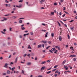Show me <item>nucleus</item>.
Returning <instances> with one entry per match:
<instances>
[{"label":"nucleus","instance_id":"nucleus-58","mask_svg":"<svg viewBox=\"0 0 77 77\" xmlns=\"http://www.w3.org/2000/svg\"><path fill=\"white\" fill-rule=\"evenodd\" d=\"M32 56H35V54L34 53H32Z\"/></svg>","mask_w":77,"mask_h":77},{"label":"nucleus","instance_id":"nucleus-53","mask_svg":"<svg viewBox=\"0 0 77 77\" xmlns=\"http://www.w3.org/2000/svg\"><path fill=\"white\" fill-rule=\"evenodd\" d=\"M64 24L65 26L66 27H67V26L66 25V24Z\"/></svg>","mask_w":77,"mask_h":77},{"label":"nucleus","instance_id":"nucleus-15","mask_svg":"<svg viewBox=\"0 0 77 77\" xmlns=\"http://www.w3.org/2000/svg\"><path fill=\"white\" fill-rule=\"evenodd\" d=\"M52 51H56V49L54 48H52L51 49Z\"/></svg>","mask_w":77,"mask_h":77},{"label":"nucleus","instance_id":"nucleus-49","mask_svg":"<svg viewBox=\"0 0 77 77\" xmlns=\"http://www.w3.org/2000/svg\"><path fill=\"white\" fill-rule=\"evenodd\" d=\"M45 9V8H44V7H42L41 8V9Z\"/></svg>","mask_w":77,"mask_h":77},{"label":"nucleus","instance_id":"nucleus-46","mask_svg":"<svg viewBox=\"0 0 77 77\" xmlns=\"http://www.w3.org/2000/svg\"><path fill=\"white\" fill-rule=\"evenodd\" d=\"M57 66H55L54 67V68H57Z\"/></svg>","mask_w":77,"mask_h":77},{"label":"nucleus","instance_id":"nucleus-56","mask_svg":"<svg viewBox=\"0 0 77 77\" xmlns=\"http://www.w3.org/2000/svg\"><path fill=\"white\" fill-rule=\"evenodd\" d=\"M37 57H36L35 58V60H37Z\"/></svg>","mask_w":77,"mask_h":77},{"label":"nucleus","instance_id":"nucleus-21","mask_svg":"<svg viewBox=\"0 0 77 77\" xmlns=\"http://www.w3.org/2000/svg\"><path fill=\"white\" fill-rule=\"evenodd\" d=\"M29 35V33H27V34H24L23 35L24 36H26V35Z\"/></svg>","mask_w":77,"mask_h":77},{"label":"nucleus","instance_id":"nucleus-60","mask_svg":"<svg viewBox=\"0 0 77 77\" xmlns=\"http://www.w3.org/2000/svg\"><path fill=\"white\" fill-rule=\"evenodd\" d=\"M22 73H23V74H24V70H22Z\"/></svg>","mask_w":77,"mask_h":77},{"label":"nucleus","instance_id":"nucleus-14","mask_svg":"<svg viewBox=\"0 0 77 77\" xmlns=\"http://www.w3.org/2000/svg\"><path fill=\"white\" fill-rule=\"evenodd\" d=\"M7 73L8 74H9L11 73V72H10V71L8 70L7 71Z\"/></svg>","mask_w":77,"mask_h":77},{"label":"nucleus","instance_id":"nucleus-3","mask_svg":"<svg viewBox=\"0 0 77 77\" xmlns=\"http://www.w3.org/2000/svg\"><path fill=\"white\" fill-rule=\"evenodd\" d=\"M76 57V55H72L69 56V57Z\"/></svg>","mask_w":77,"mask_h":77},{"label":"nucleus","instance_id":"nucleus-44","mask_svg":"<svg viewBox=\"0 0 77 77\" xmlns=\"http://www.w3.org/2000/svg\"><path fill=\"white\" fill-rule=\"evenodd\" d=\"M59 47V46L58 45L57 46H55V48H58Z\"/></svg>","mask_w":77,"mask_h":77},{"label":"nucleus","instance_id":"nucleus-11","mask_svg":"<svg viewBox=\"0 0 77 77\" xmlns=\"http://www.w3.org/2000/svg\"><path fill=\"white\" fill-rule=\"evenodd\" d=\"M28 49H31V50H32V48H31V47H30V45H28Z\"/></svg>","mask_w":77,"mask_h":77},{"label":"nucleus","instance_id":"nucleus-10","mask_svg":"<svg viewBox=\"0 0 77 77\" xmlns=\"http://www.w3.org/2000/svg\"><path fill=\"white\" fill-rule=\"evenodd\" d=\"M51 36L52 38L54 37V33H51Z\"/></svg>","mask_w":77,"mask_h":77},{"label":"nucleus","instance_id":"nucleus-18","mask_svg":"<svg viewBox=\"0 0 77 77\" xmlns=\"http://www.w3.org/2000/svg\"><path fill=\"white\" fill-rule=\"evenodd\" d=\"M18 59V57H17L16 58L15 61V63H17V59Z\"/></svg>","mask_w":77,"mask_h":77},{"label":"nucleus","instance_id":"nucleus-38","mask_svg":"<svg viewBox=\"0 0 77 77\" xmlns=\"http://www.w3.org/2000/svg\"><path fill=\"white\" fill-rule=\"evenodd\" d=\"M56 69H53L52 70V72H53V71H56Z\"/></svg>","mask_w":77,"mask_h":77},{"label":"nucleus","instance_id":"nucleus-22","mask_svg":"<svg viewBox=\"0 0 77 77\" xmlns=\"http://www.w3.org/2000/svg\"><path fill=\"white\" fill-rule=\"evenodd\" d=\"M19 22L20 23H23V21H22V20H20Z\"/></svg>","mask_w":77,"mask_h":77},{"label":"nucleus","instance_id":"nucleus-5","mask_svg":"<svg viewBox=\"0 0 77 77\" xmlns=\"http://www.w3.org/2000/svg\"><path fill=\"white\" fill-rule=\"evenodd\" d=\"M51 14H49V15H50V16H51V15H54V12H51Z\"/></svg>","mask_w":77,"mask_h":77},{"label":"nucleus","instance_id":"nucleus-51","mask_svg":"<svg viewBox=\"0 0 77 77\" xmlns=\"http://www.w3.org/2000/svg\"><path fill=\"white\" fill-rule=\"evenodd\" d=\"M58 50H60V46H59L58 47Z\"/></svg>","mask_w":77,"mask_h":77},{"label":"nucleus","instance_id":"nucleus-41","mask_svg":"<svg viewBox=\"0 0 77 77\" xmlns=\"http://www.w3.org/2000/svg\"><path fill=\"white\" fill-rule=\"evenodd\" d=\"M30 34L31 35H33V32H30Z\"/></svg>","mask_w":77,"mask_h":77},{"label":"nucleus","instance_id":"nucleus-40","mask_svg":"<svg viewBox=\"0 0 77 77\" xmlns=\"http://www.w3.org/2000/svg\"><path fill=\"white\" fill-rule=\"evenodd\" d=\"M49 51H50V52L51 53H53L52 52V51H51V50H50Z\"/></svg>","mask_w":77,"mask_h":77},{"label":"nucleus","instance_id":"nucleus-13","mask_svg":"<svg viewBox=\"0 0 77 77\" xmlns=\"http://www.w3.org/2000/svg\"><path fill=\"white\" fill-rule=\"evenodd\" d=\"M12 18H13L14 19H15V18H17V16H13L12 17Z\"/></svg>","mask_w":77,"mask_h":77},{"label":"nucleus","instance_id":"nucleus-35","mask_svg":"<svg viewBox=\"0 0 77 77\" xmlns=\"http://www.w3.org/2000/svg\"><path fill=\"white\" fill-rule=\"evenodd\" d=\"M19 38H23V36L21 35H19Z\"/></svg>","mask_w":77,"mask_h":77},{"label":"nucleus","instance_id":"nucleus-33","mask_svg":"<svg viewBox=\"0 0 77 77\" xmlns=\"http://www.w3.org/2000/svg\"><path fill=\"white\" fill-rule=\"evenodd\" d=\"M66 62V60H65L63 61V64H64Z\"/></svg>","mask_w":77,"mask_h":77},{"label":"nucleus","instance_id":"nucleus-16","mask_svg":"<svg viewBox=\"0 0 77 77\" xmlns=\"http://www.w3.org/2000/svg\"><path fill=\"white\" fill-rule=\"evenodd\" d=\"M48 32H47L46 33L45 35V37L47 38L48 36L47 35H48Z\"/></svg>","mask_w":77,"mask_h":77},{"label":"nucleus","instance_id":"nucleus-32","mask_svg":"<svg viewBox=\"0 0 77 77\" xmlns=\"http://www.w3.org/2000/svg\"><path fill=\"white\" fill-rule=\"evenodd\" d=\"M47 42H48L47 41H44L43 43H47Z\"/></svg>","mask_w":77,"mask_h":77},{"label":"nucleus","instance_id":"nucleus-62","mask_svg":"<svg viewBox=\"0 0 77 77\" xmlns=\"http://www.w3.org/2000/svg\"><path fill=\"white\" fill-rule=\"evenodd\" d=\"M21 19H24V18H23V17H22V18H20V19H19V20H20Z\"/></svg>","mask_w":77,"mask_h":77},{"label":"nucleus","instance_id":"nucleus-36","mask_svg":"<svg viewBox=\"0 0 77 77\" xmlns=\"http://www.w3.org/2000/svg\"><path fill=\"white\" fill-rule=\"evenodd\" d=\"M1 33H3V34H6V33H5V32H3V31H1Z\"/></svg>","mask_w":77,"mask_h":77},{"label":"nucleus","instance_id":"nucleus-24","mask_svg":"<svg viewBox=\"0 0 77 77\" xmlns=\"http://www.w3.org/2000/svg\"><path fill=\"white\" fill-rule=\"evenodd\" d=\"M21 29L22 30H24L25 29V28L24 27H21Z\"/></svg>","mask_w":77,"mask_h":77},{"label":"nucleus","instance_id":"nucleus-19","mask_svg":"<svg viewBox=\"0 0 77 77\" xmlns=\"http://www.w3.org/2000/svg\"><path fill=\"white\" fill-rule=\"evenodd\" d=\"M27 56H28L29 58H30V54H28Z\"/></svg>","mask_w":77,"mask_h":77},{"label":"nucleus","instance_id":"nucleus-12","mask_svg":"<svg viewBox=\"0 0 77 77\" xmlns=\"http://www.w3.org/2000/svg\"><path fill=\"white\" fill-rule=\"evenodd\" d=\"M70 29L71 30H72V32L73 31V30H74V26L70 28Z\"/></svg>","mask_w":77,"mask_h":77},{"label":"nucleus","instance_id":"nucleus-29","mask_svg":"<svg viewBox=\"0 0 77 77\" xmlns=\"http://www.w3.org/2000/svg\"><path fill=\"white\" fill-rule=\"evenodd\" d=\"M67 36H68V39H70V37H69V34H68Z\"/></svg>","mask_w":77,"mask_h":77},{"label":"nucleus","instance_id":"nucleus-4","mask_svg":"<svg viewBox=\"0 0 77 77\" xmlns=\"http://www.w3.org/2000/svg\"><path fill=\"white\" fill-rule=\"evenodd\" d=\"M45 2V0H40L39 2L40 3V4H42V2Z\"/></svg>","mask_w":77,"mask_h":77},{"label":"nucleus","instance_id":"nucleus-55","mask_svg":"<svg viewBox=\"0 0 77 77\" xmlns=\"http://www.w3.org/2000/svg\"><path fill=\"white\" fill-rule=\"evenodd\" d=\"M42 47H44V44H42Z\"/></svg>","mask_w":77,"mask_h":77},{"label":"nucleus","instance_id":"nucleus-59","mask_svg":"<svg viewBox=\"0 0 77 77\" xmlns=\"http://www.w3.org/2000/svg\"><path fill=\"white\" fill-rule=\"evenodd\" d=\"M42 25H43V26H45V23H42Z\"/></svg>","mask_w":77,"mask_h":77},{"label":"nucleus","instance_id":"nucleus-45","mask_svg":"<svg viewBox=\"0 0 77 77\" xmlns=\"http://www.w3.org/2000/svg\"><path fill=\"white\" fill-rule=\"evenodd\" d=\"M66 9V8H65V7H63V10L64 11H65V10Z\"/></svg>","mask_w":77,"mask_h":77},{"label":"nucleus","instance_id":"nucleus-48","mask_svg":"<svg viewBox=\"0 0 77 77\" xmlns=\"http://www.w3.org/2000/svg\"><path fill=\"white\" fill-rule=\"evenodd\" d=\"M16 9V8H14L13 9V11H15V10Z\"/></svg>","mask_w":77,"mask_h":77},{"label":"nucleus","instance_id":"nucleus-63","mask_svg":"<svg viewBox=\"0 0 77 77\" xmlns=\"http://www.w3.org/2000/svg\"><path fill=\"white\" fill-rule=\"evenodd\" d=\"M38 77H42V76L41 75H39L38 76Z\"/></svg>","mask_w":77,"mask_h":77},{"label":"nucleus","instance_id":"nucleus-64","mask_svg":"<svg viewBox=\"0 0 77 77\" xmlns=\"http://www.w3.org/2000/svg\"><path fill=\"white\" fill-rule=\"evenodd\" d=\"M5 2H6V3H8L9 2L7 0H5Z\"/></svg>","mask_w":77,"mask_h":77},{"label":"nucleus","instance_id":"nucleus-31","mask_svg":"<svg viewBox=\"0 0 77 77\" xmlns=\"http://www.w3.org/2000/svg\"><path fill=\"white\" fill-rule=\"evenodd\" d=\"M64 73L65 74H67V71H65Z\"/></svg>","mask_w":77,"mask_h":77},{"label":"nucleus","instance_id":"nucleus-30","mask_svg":"<svg viewBox=\"0 0 77 77\" xmlns=\"http://www.w3.org/2000/svg\"><path fill=\"white\" fill-rule=\"evenodd\" d=\"M57 23H58L59 26H60V23H59L58 21H57Z\"/></svg>","mask_w":77,"mask_h":77},{"label":"nucleus","instance_id":"nucleus-17","mask_svg":"<svg viewBox=\"0 0 77 77\" xmlns=\"http://www.w3.org/2000/svg\"><path fill=\"white\" fill-rule=\"evenodd\" d=\"M41 45H39L37 46V48H41Z\"/></svg>","mask_w":77,"mask_h":77},{"label":"nucleus","instance_id":"nucleus-23","mask_svg":"<svg viewBox=\"0 0 77 77\" xmlns=\"http://www.w3.org/2000/svg\"><path fill=\"white\" fill-rule=\"evenodd\" d=\"M73 60L75 62L77 60H76V59L75 58H74L73 59Z\"/></svg>","mask_w":77,"mask_h":77},{"label":"nucleus","instance_id":"nucleus-25","mask_svg":"<svg viewBox=\"0 0 77 77\" xmlns=\"http://www.w3.org/2000/svg\"><path fill=\"white\" fill-rule=\"evenodd\" d=\"M23 1V0H20L19 1V3H22Z\"/></svg>","mask_w":77,"mask_h":77},{"label":"nucleus","instance_id":"nucleus-8","mask_svg":"<svg viewBox=\"0 0 77 77\" xmlns=\"http://www.w3.org/2000/svg\"><path fill=\"white\" fill-rule=\"evenodd\" d=\"M59 39L60 41H62V37H61V36H59Z\"/></svg>","mask_w":77,"mask_h":77},{"label":"nucleus","instance_id":"nucleus-1","mask_svg":"<svg viewBox=\"0 0 77 77\" xmlns=\"http://www.w3.org/2000/svg\"><path fill=\"white\" fill-rule=\"evenodd\" d=\"M9 65V64L8 63H5V65L4 66V67L6 68H8V66Z\"/></svg>","mask_w":77,"mask_h":77},{"label":"nucleus","instance_id":"nucleus-57","mask_svg":"<svg viewBox=\"0 0 77 77\" xmlns=\"http://www.w3.org/2000/svg\"><path fill=\"white\" fill-rule=\"evenodd\" d=\"M70 49H71V50H73V47H71L70 48Z\"/></svg>","mask_w":77,"mask_h":77},{"label":"nucleus","instance_id":"nucleus-52","mask_svg":"<svg viewBox=\"0 0 77 77\" xmlns=\"http://www.w3.org/2000/svg\"><path fill=\"white\" fill-rule=\"evenodd\" d=\"M0 59H1V60H2V59H3V57H1Z\"/></svg>","mask_w":77,"mask_h":77},{"label":"nucleus","instance_id":"nucleus-2","mask_svg":"<svg viewBox=\"0 0 77 77\" xmlns=\"http://www.w3.org/2000/svg\"><path fill=\"white\" fill-rule=\"evenodd\" d=\"M19 6L17 5L16 6V7L17 8H21V7H22V4H20L19 5Z\"/></svg>","mask_w":77,"mask_h":77},{"label":"nucleus","instance_id":"nucleus-54","mask_svg":"<svg viewBox=\"0 0 77 77\" xmlns=\"http://www.w3.org/2000/svg\"><path fill=\"white\" fill-rule=\"evenodd\" d=\"M42 31H43V32H46V30H42Z\"/></svg>","mask_w":77,"mask_h":77},{"label":"nucleus","instance_id":"nucleus-20","mask_svg":"<svg viewBox=\"0 0 77 77\" xmlns=\"http://www.w3.org/2000/svg\"><path fill=\"white\" fill-rule=\"evenodd\" d=\"M15 69V67H14L11 68L12 71H14V70Z\"/></svg>","mask_w":77,"mask_h":77},{"label":"nucleus","instance_id":"nucleus-42","mask_svg":"<svg viewBox=\"0 0 77 77\" xmlns=\"http://www.w3.org/2000/svg\"><path fill=\"white\" fill-rule=\"evenodd\" d=\"M27 55V54H25L24 55H23V57H26V55Z\"/></svg>","mask_w":77,"mask_h":77},{"label":"nucleus","instance_id":"nucleus-6","mask_svg":"<svg viewBox=\"0 0 77 77\" xmlns=\"http://www.w3.org/2000/svg\"><path fill=\"white\" fill-rule=\"evenodd\" d=\"M48 62V60H47V61H43L42 62L41 64H44L46 62Z\"/></svg>","mask_w":77,"mask_h":77},{"label":"nucleus","instance_id":"nucleus-27","mask_svg":"<svg viewBox=\"0 0 77 77\" xmlns=\"http://www.w3.org/2000/svg\"><path fill=\"white\" fill-rule=\"evenodd\" d=\"M13 64H14V63L11 62L10 64V65L12 66V65H13Z\"/></svg>","mask_w":77,"mask_h":77},{"label":"nucleus","instance_id":"nucleus-39","mask_svg":"<svg viewBox=\"0 0 77 77\" xmlns=\"http://www.w3.org/2000/svg\"><path fill=\"white\" fill-rule=\"evenodd\" d=\"M64 12H65V13H66V14H67L69 15V13H68L67 12L64 11Z\"/></svg>","mask_w":77,"mask_h":77},{"label":"nucleus","instance_id":"nucleus-34","mask_svg":"<svg viewBox=\"0 0 77 77\" xmlns=\"http://www.w3.org/2000/svg\"><path fill=\"white\" fill-rule=\"evenodd\" d=\"M4 20H8V19L6 18H5V17H4L3 19Z\"/></svg>","mask_w":77,"mask_h":77},{"label":"nucleus","instance_id":"nucleus-43","mask_svg":"<svg viewBox=\"0 0 77 77\" xmlns=\"http://www.w3.org/2000/svg\"><path fill=\"white\" fill-rule=\"evenodd\" d=\"M10 32H11V31H12V28H10Z\"/></svg>","mask_w":77,"mask_h":77},{"label":"nucleus","instance_id":"nucleus-47","mask_svg":"<svg viewBox=\"0 0 77 77\" xmlns=\"http://www.w3.org/2000/svg\"><path fill=\"white\" fill-rule=\"evenodd\" d=\"M74 21L73 20H72L69 21L70 23H71V22H73Z\"/></svg>","mask_w":77,"mask_h":77},{"label":"nucleus","instance_id":"nucleus-28","mask_svg":"<svg viewBox=\"0 0 77 77\" xmlns=\"http://www.w3.org/2000/svg\"><path fill=\"white\" fill-rule=\"evenodd\" d=\"M57 50H55V51L54 52V53H56L57 54Z\"/></svg>","mask_w":77,"mask_h":77},{"label":"nucleus","instance_id":"nucleus-37","mask_svg":"<svg viewBox=\"0 0 77 77\" xmlns=\"http://www.w3.org/2000/svg\"><path fill=\"white\" fill-rule=\"evenodd\" d=\"M54 5H55V6H56L57 5V3H54Z\"/></svg>","mask_w":77,"mask_h":77},{"label":"nucleus","instance_id":"nucleus-26","mask_svg":"<svg viewBox=\"0 0 77 77\" xmlns=\"http://www.w3.org/2000/svg\"><path fill=\"white\" fill-rule=\"evenodd\" d=\"M45 69V67H42L41 69V70H42V69Z\"/></svg>","mask_w":77,"mask_h":77},{"label":"nucleus","instance_id":"nucleus-50","mask_svg":"<svg viewBox=\"0 0 77 77\" xmlns=\"http://www.w3.org/2000/svg\"><path fill=\"white\" fill-rule=\"evenodd\" d=\"M67 72H69V73L71 71H69V70H68V71H67Z\"/></svg>","mask_w":77,"mask_h":77},{"label":"nucleus","instance_id":"nucleus-61","mask_svg":"<svg viewBox=\"0 0 77 77\" xmlns=\"http://www.w3.org/2000/svg\"><path fill=\"white\" fill-rule=\"evenodd\" d=\"M57 72H59V71L58 70H57L56 71L55 73L56 74Z\"/></svg>","mask_w":77,"mask_h":77},{"label":"nucleus","instance_id":"nucleus-7","mask_svg":"<svg viewBox=\"0 0 77 77\" xmlns=\"http://www.w3.org/2000/svg\"><path fill=\"white\" fill-rule=\"evenodd\" d=\"M32 64V63L31 62H28L27 63V65H31Z\"/></svg>","mask_w":77,"mask_h":77},{"label":"nucleus","instance_id":"nucleus-9","mask_svg":"<svg viewBox=\"0 0 77 77\" xmlns=\"http://www.w3.org/2000/svg\"><path fill=\"white\" fill-rule=\"evenodd\" d=\"M64 68H65L66 70L67 71V70H68V67H67L66 66H64Z\"/></svg>","mask_w":77,"mask_h":77}]
</instances>
